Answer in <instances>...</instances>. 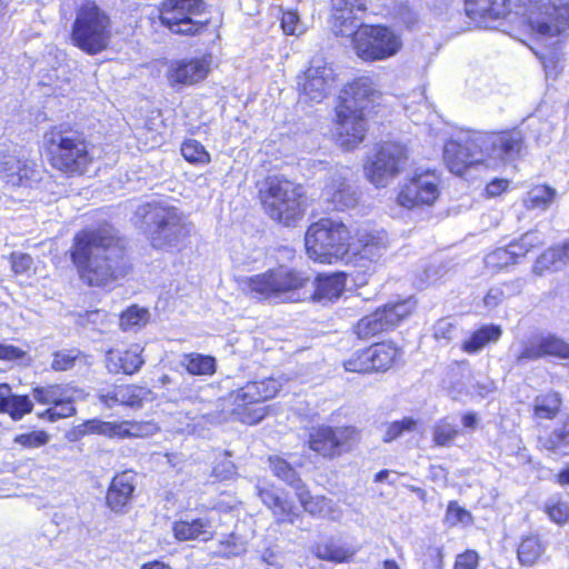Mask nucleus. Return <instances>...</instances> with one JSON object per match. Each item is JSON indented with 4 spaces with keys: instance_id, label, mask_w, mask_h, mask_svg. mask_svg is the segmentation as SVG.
<instances>
[{
    "instance_id": "1",
    "label": "nucleus",
    "mask_w": 569,
    "mask_h": 569,
    "mask_svg": "<svg viewBox=\"0 0 569 569\" xmlns=\"http://www.w3.org/2000/svg\"><path fill=\"white\" fill-rule=\"evenodd\" d=\"M71 260L89 286H103L127 272L124 247L110 226L84 229L74 236Z\"/></svg>"
},
{
    "instance_id": "2",
    "label": "nucleus",
    "mask_w": 569,
    "mask_h": 569,
    "mask_svg": "<svg viewBox=\"0 0 569 569\" xmlns=\"http://www.w3.org/2000/svg\"><path fill=\"white\" fill-rule=\"evenodd\" d=\"M465 6L476 21L500 19L523 8L530 29L542 41L560 37L569 27V0H466Z\"/></svg>"
},
{
    "instance_id": "3",
    "label": "nucleus",
    "mask_w": 569,
    "mask_h": 569,
    "mask_svg": "<svg viewBox=\"0 0 569 569\" xmlns=\"http://www.w3.org/2000/svg\"><path fill=\"white\" fill-rule=\"evenodd\" d=\"M379 96L376 81L368 76L359 77L343 88L337 107V136L342 148L353 149L362 142L367 112Z\"/></svg>"
},
{
    "instance_id": "4",
    "label": "nucleus",
    "mask_w": 569,
    "mask_h": 569,
    "mask_svg": "<svg viewBox=\"0 0 569 569\" xmlns=\"http://www.w3.org/2000/svg\"><path fill=\"white\" fill-rule=\"evenodd\" d=\"M137 214L144 219L153 248H179L192 232V223L178 208L160 203H146Z\"/></svg>"
},
{
    "instance_id": "5",
    "label": "nucleus",
    "mask_w": 569,
    "mask_h": 569,
    "mask_svg": "<svg viewBox=\"0 0 569 569\" xmlns=\"http://www.w3.org/2000/svg\"><path fill=\"white\" fill-rule=\"evenodd\" d=\"M264 212L274 221L290 227L303 216V189L300 184L282 176L266 179L259 191Z\"/></svg>"
},
{
    "instance_id": "6",
    "label": "nucleus",
    "mask_w": 569,
    "mask_h": 569,
    "mask_svg": "<svg viewBox=\"0 0 569 569\" xmlns=\"http://www.w3.org/2000/svg\"><path fill=\"white\" fill-rule=\"evenodd\" d=\"M112 39L109 14L92 1L82 3L76 11L71 41L81 51L94 56L104 51Z\"/></svg>"
},
{
    "instance_id": "7",
    "label": "nucleus",
    "mask_w": 569,
    "mask_h": 569,
    "mask_svg": "<svg viewBox=\"0 0 569 569\" xmlns=\"http://www.w3.org/2000/svg\"><path fill=\"white\" fill-rule=\"evenodd\" d=\"M49 160L53 168L69 176L83 174L92 161L81 133L71 129L53 128L44 136Z\"/></svg>"
},
{
    "instance_id": "8",
    "label": "nucleus",
    "mask_w": 569,
    "mask_h": 569,
    "mask_svg": "<svg viewBox=\"0 0 569 569\" xmlns=\"http://www.w3.org/2000/svg\"><path fill=\"white\" fill-rule=\"evenodd\" d=\"M308 278L301 272L287 267L270 269L266 272L249 277L246 290L258 301L281 303L293 301L296 292L303 288Z\"/></svg>"
},
{
    "instance_id": "9",
    "label": "nucleus",
    "mask_w": 569,
    "mask_h": 569,
    "mask_svg": "<svg viewBox=\"0 0 569 569\" xmlns=\"http://www.w3.org/2000/svg\"><path fill=\"white\" fill-rule=\"evenodd\" d=\"M305 240L310 259L332 263L347 252L349 230L341 221L323 218L308 228Z\"/></svg>"
},
{
    "instance_id": "10",
    "label": "nucleus",
    "mask_w": 569,
    "mask_h": 569,
    "mask_svg": "<svg viewBox=\"0 0 569 569\" xmlns=\"http://www.w3.org/2000/svg\"><path fill=\"white\" fill-rule=\"evenodd\" d=\"M350 36L357 57L367 62L387 60L396 56L402 47L400 36L386 26L358 23Z\"/></svg>"
},
{
    "instance_id": "11",
    "label": "nucleus",
    "mask_w": 569,
    "mask_h": 569,
    "mask_svg": "<svg viewBox=\"0 0 569 569\" xmlns=\"http://www.w3.org/2000/svg\"><path fill=\"white\" fill-rule=\"evenodd\" d=\"M279 389L280 383L273 378L248 382L231 395L234 405L232 415L247 425L260 422L267 412L262 403L273 398Z\"/></svg>"
},
{
    "instance_id": "12",
    "label": "nucleus",
    "mask_w": 569,
    "mask_h": 569,
    "mask_svg": "<svg viewBox=\"0 0 569 569\" xmlns=\"http://www.w3.org/2000/svg\"><path fill=\"white\" fill-rule=\"evenodd\" d=\"M408 159V149L405 144L383 142L368 157L365 174L373 186L385 188L405 170Z\"/></svg>"
},
{
    "instance_id": "13",
    "label": "nucleus",
    "mask_w": 569,
    "mask_h": 569,
    "mask_svg": "<svg viewBox=\"0 0 569 569\" xmlns=\"http://www.w3.org/2000/svg\"><path fill=\"white\" fill-rule=\"evenodd\" d=\"M204 8L202 0H166L160 11V20L174 33L192 36L208 22L200 19Z\"/></svg>"
},
{
    "instance_id": "14",
    "label": "nucleus",
    "mask_w": 569,
    "mask_h": 569,
    "mask_svg": "<svg viewBox=\"0 0 569 569\" xmlns=\"http://www.w3.org/2000/svg\"><path fill=\"white\" fill-rule=\"evenodd\" d=\"M336 73L330 63L322 58H313L307 70L298 77L301 99L319 103L336 87Z\"/></svg>"
},
{
    "instance_id": "15",
    "label": "nucleus",
    "mask_w": 569,
    "mask_h": 569,
    "mask_svg": "<svg viewBox=\"0 0 569 569\" xmlns=\"http://www.w3.org/2000/svg\"><path fill=\"white\" fill-rule=\"evenodd\" d=\"M359 441L355 427L321 426L312 429L309 447L325 458H335L349 451Z\"/></svg>"
},
{
    "instance_id": "16",
    "label": "nucleus",
    "mask_w": 569,
    "mask_h": 569,
    "mask_svg": "<svg viewBox=\"0 0 569 569\" xmlns=\"http://www.w3.org/2000/svg\"><path fill=\"white\" fill-rule=\"evenodd\" d=\"M478 143L487 167L497 161L515 160L523 150V134L518 129L501 132H478Z\"/></svg>"
},
{
    "instance_id": "17",
    "label": "nucleus",
    "mask_w": 569,
    "mask_h": 569,
    "mask_svg": "<svg viewBox=\"0 0 569 569\" xmlns=\"http://www.w3.org/2000/svg\"><path fill=\"white\" fill-rule=\"evenodd\" d=\"M412 309L413 302L410 299L387 303L361 318L356 325L355 332L360 339H370L378 333L393 329L411 313Z\"/></svg>"
},
{
    "instance_id": "18",
    "label": "nucleus",
    "mask_w": 569,
    "mask_h": 569,
    "mask_svg": "<svg viewBox=\"0 0 569 569\" xmlns=\"http://www.w3.org/2000/svg\"><path fill=\"white\" fill-rule=\"evenodd\" d=\"M79 391L70 385L36 387L32 391L33 399L38 403L50 406L38 416L51 422L73 416L76 413L73 403Z\"/></svg>"
},
{
    "instance_id": "19",
    "label": "nucleus",
    "mask_w": 569,
    "mask_h": 569,
    "mask_svg": "<svg viewBox=\"0 0 569 569\" xmlns=\"http://www.w3.org/2000/svg\"><path fill=\"white\" fill-rule=\"evenodd\" d=\"M440 178L433 170L416 171L401 187L397 202L399 206L412 209L420 206H431L440 194Z\"/></svg>"
},
{
    "instance_id": "20",
    "label": "nucleus",
    "mask_w": 569,
    "mask_h": 569,
    "mask_svg": "<svg viewBox=\"0 0 569 569\" xmlns=\"http://www.w3.org/2000/svg\"><path fill=\"white\" fill-rule=\"evenodd\" d=\"M477 139L478 132H472L445 144L443 160L452 173L461 176L469 167L485 164L482 147Z\"/></svg>"
},
{
    "instance_id": "21",
    "label": "nucleus",
    "mask_w": 569,
    "mask_h": 569,
    "mask_svg": "<svg viewBox=\"0 0 569 569\" xmlns=\"http://www.w3.org/2000/svg\"><path fill=\"white\" fill-rule=\"evenodd\" d=\"M398 348L390 342H381L353 353L343 362L347 371L367 373L387 371L398 357Z\"/></svg>"
},
{
    "instance_id": "22",
    "label": "nucleus",
    "mask_w": 569,
    "mask_h": 569,
    "mask_svg": "<svg viewBox=\"0 0 569 569\" xmlns=\"http://www.w3.org/2000/svg\"><path fill=\"white\" fill-rule=\"evenodd\" d=\"M545 357L569 359V343L551 333L531 337L515 355V363L521 367Z\"/></svg>"
},
{
    "instance_id": "23",
    "label": "nucleus",
    "mask_w": 569,
    "mask_h": 569,
    "mask_svg": "<svg viewBox=\"0 0 569 569\" xmlns=\"http://www.w3.org/2000/svg\"><path fill=\"white\" fill-rule=\"evenodd\" d=\"M350 170L348 168H336L331 171L328 182L322 190V199L328 203V209L343 211L353 208L358 202V192L348 182Z\"/></svg>"
},
{
    "instance_id": "24",
    "label": "nucleus",
    "mask_w": 569,
    "mask_h": 569,
    "mask_svg": "<svg viewBox=\"0 0 569 569\" xmlns=\"http://www.w3.org/2000/svg\"><path fill=\"white\" fill-rule=\"evenodd\" d=\"M332 28L337 34L349 37L358 27V13L367 10V0H331Z\"/></svg>"
},
{
    "instance_id": "25",
    "label": "nucleus",
    "mask_w": 569,
    "mask_h": 569,
    "mask_svg": "<svg viewBox=\"0 0 569 569\" xmlns=\"http://www.w3.org/2000/svg\"><path fill=\"white\" fill-rule=\"evenodd\" d=\"M209 62L204 59L179 60L172 62L167 71L170 86H187L206 78Z\"/></svg>"
},
{
    "instance_id": "26",
    "label": "nucleus",
    "mask_w": 569,
    "mask_h": 569,
    "mask_svg": "<svg viewBox=\"0 0 569 569\" xmlns=\"http://www.w3.org/2000/svg\"><path fill=\"white\" fill-rule=\"evenodd\" d=\"M173 536L179 541L200 540L209 541L216 532L212 516L196 518L192 520H179L172 525Z\"/></svg>"
},
{
    "instance_id": "27",
    "label": "nucleus",
    "mask_w": 569,
    "mask_h": 569,
    "mask_svg": "<svg viewBox=\"0 0 569 569\" xmlns=\"http://www.w3.org/2000/svg\"><path fill=\"white\" fill-rule=\"evenodd\" d=\"M388 247L387 234L383 231H369L360 229L353 243L355 254L359 260L376 262L382 257Z\"/></svg>"
},
{
    "instance_id": "28",
    "label": "nucleus",
    "mask_w": 569,
    "mask_h": 569,
    "mask_svg": "<svg viewBox=\"0 0 569 569\" xmlns=\"http://www.w3.org/2000/svg\"><path fill=\"white\" fill-rule=\"evenodd\" d=\"M36 163L31 160L24 159L23 156L13 153L3 154L0 159V172L7 183L12 186H20L24 180H30L34 177Z\"/></svg>"
},
{
    "instance_id": "29",
    "label": "nucleus",
    "mask_w": 569,
    "mask_h": 569,
    "mask_svg": "<svg viewBox=\"0 0 569 569\" xmlns=\"http://www.w3.org/2000/svg\"><path fill=\"white\" fill-rule=\"evenodd\" d=\"M262 503L271 510L278 523L293 525L299 518L292 502L282 497L279 489L257 487Z\"/></svg>"
},
{
    "instance_id": "30",
    "label": "nucleus",
    "mask_w": 569,
    "mask_h": 569,
    "mask_svg": "<svg viewBox=\"0 0 569 569\" xmlns=\"http://www.w3.org/2000/svg\"><path fill=\"white\" fill-rule=\"evenodd\" d=\"M143 348L132 345L124 351L110 350L106 356L108 371L111 373L133 375L140 370L144 360L141 357Z\"/></svg>"
},
{
    "instance_id": "31",
    "label": "nucleus",
    "mask_w": 569,
    "mask_h": 569,
    "mask_svg": "<svg viewBox=\"0 0 569 569\" xmlns=\"http://www.w3.org/2000/svg\"><path fill=\"white\" fill-rule=\"evenodd\" d=\"M134 491V476L122 472L113 477L107 492V503L112 511L121 512L129 503Z\"/></svg>"
},
{
    "instance_id": "32",
    "label": "nucleus",
    "mask_w": 569,
    "mask_h": 569,
    "mask_svg": "<svg viewBox=\"0 0 569 569\" xmlns=\"http://www.w3.org/2000/svg\"><path fill=\"white\" fill-rule=\"evenodd\" d=\"M32 409L33 402L28 396L16 395L10 385L0 383V413L8 415L13 421H19Z\"/></svg>"
},
{
    "instance_id": "33",
    "label": "nucleus",
    "mask_w": 569,
    "mask_h": 569,
    "mask_svg": "<svg viewBox=\"0 0 569 569\" xmlns=\"http://www.w3.org/2000/svg\"><path fill=\"white\" fill-rule=\"evenodd\" d=\"M346 282L345 272L319 274L315 280L313 298L318 301L337 300L345 291Z\"/></svg>"
},
{
    "instance_id": "34",
    "label": "nucleus",
    "mask_w": 569,
    "mask_h": 569,
    "mask_svg": "<svg viewBox=\"0 0 569 569\" xmlns=\"http://www.w3.org/2000/svg\"><path fill=\"white\" fill-rule=\"evenodd\" d=\"M540 449L556 456L569 455V417L557 426L548 436L540 437Z\"/></svg>"
},
{
    "instance_id": "35",
    "label": "nucleus",
    "mask_w": 569,
    "mask_h": 569,
    "mask_svg": "<svg viewBox=\"0 0 569 569\" xmlns=\"http://www.w3.org/2000/svg\"><path fill=\"white\" fill-rule=\"evenodd\" d=\"M312 552L322 560L343 562L351 558L356 550L335 539H328L317 543L312 548Z\"/></svg>"
},
{
    "instance_id": "36",
    "label": "nucleus",
    "mask_w": 569,
    "mask_h": 569,
    "mask_svg": "<svg viewBox=\"0 0 569 569\" xmlns=\"http://www.w3.org/2000/svg\"><path fill=\"white\" fill-rule=\"evenodd\" d=\"M546 546L538 535H529L521 538L517 550V557L522 566H533L545 553Z\"/></svg>"
},
{
    "instance_id": "37",
    "label": "nucleus",
    "mask_w": 569,
    "mask_h": 569,
    "mask_svg": "<svg viewBox=\"0 0 569 569\" xmlns=\"http://www.w3.org/2000/svg\"><path fill=\"white\" fill-rule=\"evenodd\" d=\"M501 328L496 325L482 326L476 330L471 337L462 343V350L467 353L480 351L489 342H496L501 337Z\"/></svg>"
},
{
    "instance_id": "38",
    "label": "nucleus",
    "mask_w": 569,
    "mask_h": 569,
    "mask_svg": "<svg viewBox=\"0 0 569 569\" xmlns=\"http://www.w3.org/2000/svg\"><path fill=\"white\" fill-rule=\"evenodd\" d=\"M556 197V189L547 184H537L526 193L523 206L529 210L545 211L553 203Z\"/></svg>"
},
{
    "instance_id": "39",
    "label": "nucleus",
    "mask_w": 569,
    "mask_h": 569,
    "mask_svg": "<svg viewBox=\"0 0 569 569\" xmlns=\"http://www.w3.org/2000/svg\"><path fill=\"white\" fill-rule=\"evenodd\" d=\"M269 465L273 475L286 482L295 490L302 489V480L295 468L283 458L279 456L269 457Z\"/></svg>"
},
{
    "instance_id": "40",
    "label": "nucleus",
    "mask_w": 569,
    "mask_h": 569,
    "mask_svg": "<svg viewBox=\"0 0 569 569\" xmlns=\"http://www.w3.org/2000/svg\"><path fill=\"white\" fill-rule=\"evenodd\" d=\"M181 365L193 376H210L216 372V359L201 353L184 355Z\"/></svg>"
},
{
    "instance_id": "41",
    "label": "nucleus",
    "mask_w": 569,
    "mask_h": 569,
    "mask_svg": "<svg viewBox=\"0 0 569 569\" xmlns=\"http://www.w3.org/2000/svg\"><path fill=\"white\" fill-rule=\"evenodd\" d=\"M561 407V398L558 392L550 391L537 396L533 403V413L538 419H553Z\"/></svg>"
},
{
    "instance_id": "42",
    "label": "nucleus",
    "mask_w": 569,
    "mask_h": 569,
    "mask_svg": "<svg viewBox=\"0 0 569 569\" xmlns=\"http://www.w3.org/2000/svg\"><path fill=\"white\" fill-rule=\"evenodd\" d=\"M517 253L515 251V247L497 248L485 258V263L488 269L491 270H501L510 264H515L517 262Z\"/></svg>"
},
{
    "instance_id": "43",
    "label": "nucleus",
    "mask_w": 569,
    "mask_h": 569,
    "mask_svg": "<svg viewBox=\"0 0 569 569\" xmlns=\"http://www.w3.org/2000/svg\"><path fill=\"white\" fill-rule=\"evenodd\" d=\"M149 321V312L147 309L132 306L121 313L120 328L123 331H136L144 327Z\"/></svg>"
},
{
    "instance_id": "44",
    "label": "nucleus",
    "mask_w": 569,
    "mask_h": 569,
    "mask_svg": "<svg viewBox=\"0 0 569 569\" xmlns=\"http://www.w3.org/2000/svg\"><path fill=\"white\" fill-rule=\"evenodd\" d=\"M458 435V426L445 418L436 422L432 430V441L436 446L449 447Z\"/></svg>"
},
{
    "instance_id": "45",
    "label": "nucleus",
    "mask_w": 569,
    "mask_h": 569,
    "mask_svg": "<svg viewBox=\"0 0 569 569\" xmlns=\"http://www.w3.org/2000/svg\"><path fill=\"white\" fill-rule=\"evenodd\" d=\"M417 421L413 418L406 417L401 420L387 422L383 425L382 441L391 442L402 437L406 432H411L416 429Z\"/></svg>"
},
{
    "instance_id": "46",
    "label": "nucleus",
    "mask_w": 569,
    "mask_h": 569,
    "mask_svg": "<svg viewBox=\"0 0 569 569\" xmlns=\"http://www.w3.org/2000/svg\"><path fill=\"white\" fill-rule=\"evenodd\" d=\"M297 497L303 507V509L315 516L319 517H327L328 515H325L326 509L329 508L330 501H328L323 497H316L313 498L310 492L305 488V485H302V489L296 490Z\"/></svg>"
},
{
    "instance_id": "47",
    "label": "nucleus",
    "mask_w": 569,
    "mask_h": 569,
    "mask_svg": "<svg viewBox=\"0 0 569 569\" xmlns=\"http://www.w3.org/2000/svg\"><path fill=\"white\" fill-rule=\"evenodd\" d=\"M118 391L120 396V405L132 408L141 407L143 400H147L151 395L149 389L133 385L118 386Z\"/></svg>"
},
{
    "instance_id": "48",
    "label": "nucleus",
    "mask_w": 569,
    "mask_h": 569,
    "mask_svg": "<svg viewBox=\"0 0 569 569\" xmlns=\"http://www.w3.org/2000/svg\"><path fill=\"white\" fill-rule=\"evenodd\" d=\"M181 154L188 162L193 164H207L210 162L209 152L194 139H188L181 144Z\"/></svg>"
},
{
    "instance_id": "49",
    "label": "nucleus",
    "mask_w": 569,
    "mask_h": 569,
    "mask_svg": "<svg viewBox=\"0 0 569 569\" xmlns=\"http://www.w3.org/2000/svg\"><path fill=\"white\" fill-rule=\"evenodd\" d=\"M157 427L150 422L121 421L118 428V438H143L153 435Z\"/></svg>"
},
{
    "instance_id": "50",
    "label": "nucleus",
    "mask_w": 569,
    "mask_h": 569,
    "mask_svg": "<svg viewBox=\"0 0 569 569\" xmlns=\"http://www.w3.org/2000/svg\"><path fill=\"white\" fill-rule=\"evenodd\" d=\"M247 550V542L236 533H230L219 541L217 555L224 558L238 557Z\"/></svg>"
},
{
    "instance_id": "51",
    "label": "nucleus",
    "mask_w": 569,
    "mask_h": 569,
    "mask_svg": "<svg viewBox=\"0 0 569 569\" xmlns=\"http://www.w3.org/2000/svg\"><path fill=\"white\" fill-rule=\"evenodd\" d=\"M473 518L472 515L465 508L458 505L456 501H450L448 503L446 515H445V523L449 527L462 526L468 527L472 525Z\"/></svg>"
},
{
    "instance_id": "52",
    "label": "nucleus",
    "mask_w": 569,
    "mask_h": 569,
    "mask_svg": "<svg viewBox=\"0 0 569 569\" xmlns=\"http://www.w3.org/2000/svg\"><path fill=\"white\" fill-rule=\"evenodd\" d=\"M119 422L117 421H101L88 420L79 427V433H98L109 438H118Z\"/></svg>"
},
{
    "instance_id": "53",
    "label": "nucleus",
    "mask_w": 569,
    "mask_h": 569,
    "mask_svg": "<svg viewBox=\"0 0 569 569\" xmlns=\"http://www.w3.org/2000/svg\"><path fill=\"white\" fill-rule=\"evenodd\" d=\"M563 264L560 259V253L557 248L546 250L535 262L533 271L537 274H542L545 271H556Z\"/></svg>"
},
{
    "instance_id": "54",
    "label": "nucleus",
    "mask_w": 569,
    "mask_h": 569,
    "mask_svg": "<svg viewBox=\"0 0 569 569\" xmlns=\"http://www.w3.org/2000/svg\"><path fill=\"white\" fill-rule=\"evenodd\" d=\"M543 243L542 234L537 231H529L521 236V238L517 241H513L510 247H515V251L517 253V258L525 257L530 250L537 248Z\"/></svg>"
},
{
    "instance_id": "55",
    "label": "nucleus",
    "mask_w": 569,
    "mask_h": 569,
    "mask_svg": "<svg viewBox=\"0 0 569 569\" xmlns=\"http://www.w3.org/2000/svg\"><path fill=\"white\" fill-rule=\"evenodd\" d=\"M50 436L42 430L18 435L14 442L23 448L36 449L48 443Z\"/></svg>"
},
{
    "instance_id": "56",
    "label": "nucleus",
    "mask_w": 569,
    "mask_h": 569,
    "mask_svg": "<svg viewBox=\"0 0 569 569\" xmlns=\"http://www.w3.org/2000/svg\"><path fill=\"white\" fill-rule=\"evenodd\" d=\"M80 351L72 350H60L53 355L51 368L56 371H66L74 366L76 360L79 358Z\"/></svg>"
},
{
    "instance_id": "57",
    "label": "nucleus",
    "mask_w": 569,
    "mask_h": 569,
    "mask_svg": "<svg viewBox=\"0 0 569 569\" xmlns=\"http://www.w3.org/2000/svg\"><path fill=\"white\" fill-rule=\"evenodd\" d=\"M546 511L550 519L558 525H562L569 519V506L566 502H549L546 506Z\"/></svg>"
},
{
    "instance_id": "58",
    "label": "nucleus",
    "mask_w": 569,
    "mask_h": 569,
    "mask_svg": "<svg viewBox=\"0 0 569 569\" xmlns=\"http://www.w3.org/2000/svg\"><path fill=\"white\" fill-rule=\"evenodd\" d=\"M456 327L449 319H440L433 327V337L437 341L448 342L453 338Z\"/></svg>"
},
{
    "instance_id": "59",
    "label": "nucleus",
    "mask_w": 569,
    "mask_h": 569,
    "mask_svg": "<svg viewBox=\"0 0 569 569\" xmlns=\"http://www.w3.org/2000/svg\"><path fill=\"white\" fill-rule=\"evenodd\" d=\"M281 28L286 34H300L303 31L299 17L295 11L283 12Z\"/></svg>"
},
{
    "instance_id": "60",
    "label": "nucleus",
    "mask_w": 569,
    "mask_h": 569,
    "mask_svg": "<svg viewBox=\"0 0 569 569\" xmlns=\"http://www.w3.org/2000/svg\"><path fill=\"white\" fill-rule=\"evenodd\" d=\"M11 268L16 274L28 272L32 266V258L27 253L13 252L10 256Z\"/></svg>"
},
{
    "instance_id": "61",
    "label": "nucleus",
    "mask_w": 569,
    "mask_h": 569,
    "mask_svg": "<svg viewBox=\"0 0 569 569\" xmlns=\"http://www.w3.org/2000/svg\"><path fill=\"white\" fill-rule=\"evenodd\" d=\"M229 456V452H226L223 460L213 467V475L220 480L231 479L237 473L236 466Z\"/></svg>"
},
{
    "instance_id": "62",
    "label": "nucleus",
    "mask_w": 569,
    "mask_h": 569,
    "mask_svg": "<svg viewBox=\"0 0 569 569\" xmlns=\"http://www.w3.org/2000/svg\"><path fill=\"white\" fill-rule=\"evenodd\" d=\"M479 556L475 550H467L456 558L453 569H477Z\"/></svg>"
},
{
    "instance_id": "63",
    "label": "nucleus",
    "mask_w": 569,
    "mask_h": 569,
    "mask_svg": "<svg viewBox=\"0 0 569 569\" xmlns=\"http://www.w3.org/2000/svg\"><path fill=\"white\" fill-rule=\"evenodd\" d=\"M24 355V351L20 348L0 342V360L14 361Z\"/></svg>"
},
{
    "instance_id": "64",
    "label": "nucleus",
    "mask_w": 569,
    "mask_h": 569,
    "mask_svg": "<svg viewBox=\"0 0 569 569\" xmlns=\"http://www.w3.org/2000/svg\"><path fill=\"white\" fill-rule=\"evenodd\" d=\"M505 298L503 291L500 288H491L483 298V303L487 308H496Z\"/></svg>"
}]
</instances>
